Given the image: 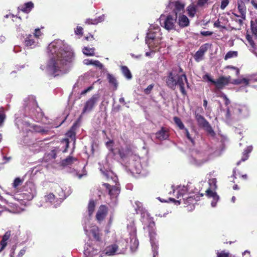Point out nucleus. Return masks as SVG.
<instances>
[{"label": "nucleus", "mask_w": 257, "mask_h": 257, "mask_svg": "<svg viewBox=\"0 0 257 257\" xmlns=\"http://www.w3.org/2000/svg\"><path fill=\"white\" fill-rule=\"evenodd\" d=\"M34 130H35V132L41 133L42 134H48V130L44 129L42 126L39 125H34Z\"/></svg>", "instance_id": "nucleus-36"}, {"label": "nucleus", "mask_w": 257, "mask_h": 257, "mask_svg": "<svg viewBox=\"0 0 257 257\" xmlns=\"http://www.w3.org/2000/svg\"><path fill=\"white\" fill-rule=\"evenodd\" d=\"M34 36L32 35L29 34L27 36L25 40V44L27 46H31L35 43V41L34 39Z\"/></svg>", "instance_id": "nucleus-28"}, {"label": "nucleus", "mask_w": 257, "mask_h": 257, "mask_svg": "<svg viewBox=\"0 0 257 257\" xmlns=\"http://www.w3.org/2000/svg\"><path fill=\"white\" fill-rule=\"evenodd\" d=\"M121 70L123 75L128 79H131L132 78V75L129 69L126 66H122L121 67Z\"/></svg>", "instance_id": "nucleus-29"}, {"label": "nucleus", "mask_w": 257, "mask_h": 257, "mask_svg": "<svg viewBox=\"0 0 257 257\" xmlns=\"http://www.w3.org/2000/svg\"><path fill=\"white\" fill-rule=\"evenodd\" d=\"M42 33L39 28L36 29L35 30L34 36L35 38L38 39L41 36Z\"/></svg>", "instance_id": "nucleus-47"}, {"label": "nucleus", "mask_w": 257, "mask_h": 257, "mask_svg": "<svg viewBox=\"0 0 257 257\" xmlns=\"http://www.w3.org/2000/svg\"><path fill=\"white\" fill-rule=\"evenodd\" d=\"M155 222L153 221H151L149 223V225H148V228L150 236L151 238H152L155 234Z\"/></svg>", "instance_id": "nucleus-30"}, {"label": "nucleus", "mask_w": 257, "mask_h": 257, "mask_svg": "<svg viewBox=\"0 0 257 257\" xmlns=\"http://www.w3.org/2000/svg\"><path fill=\"white\" fill-rule=\"evenodd\" d=\"M34 7V4L32 2H30L25 3L24 6L22 7L21 10L24 13H29Z\"/></svg>", "instance_id": "nucleus-25"}, {"label": "nucleus", "mask_w": 257, "mask_h": 257, "mask_svg": "<svg viewBox=\"0 0 257 257\" xmlns=\"http://www.w3.org/2000/svg\"><path fill=\"white\" fill-rule=\"evenodd\" d=\"M11 236V231H7L5 234L3 236V238L2 240L0 242V244L1 245L2 247L0 249V251L3 250L7 245V240L10 238Z\"/></svg>", "instance_id": "nucleus-21"}, {"label": "nucleus", "mask_w": 257, "mask_h": 257, "mask_svg": "<svg viewBox=\"0 0 257 257\" xmlns=\"http://www.w3.org/2000/svg\"><path fill=\"white\" fill-rule=\"evenodd\" d=\"M216 257H231V255L229 252H226L224 250L217 253Z\"/></svg>", "instance_id": "nucleus-37"}, {"label": "nucleus", "mask_w": 257, "mask_h": 257, "mask_svg": "<svg viewBox=\"0 0 257 257\" xmlns=\"http://www.w3.org/2000/svg\"><path fill=\"white\" fill-rule=\"evenodd\" d=\"M77 159L71 156H68L66 159L62 161V165L63 166H67L72 165L74 161H76Z\"/></svg>", "instance_id": "nucleus-27"}, {"label": "nucleus", "mask_w": 257, "mask_h": 257, "mask_svg": "<svg viewBox=\"0 0 257 257\" xmlns=\"http://www.w3.org/2000/svg\"><path fill=\"white\" fill-rule=\"evenodd\" d=\"M230 80V76H229L228 77L221 76L216 80H214L213 84L215 85L216 89L221 90L223 89L226 85L229 84Z\"/></svg>", "instance_id": "nucleus-7"}, {"label": "nucleus", "mask_w": 257, "mask_h": 257, "mask_svg": "<svg viewBox=\"0 0 257 257\" xmlns=\"http://www.w3.org/2000/svg\"><path fill=\"white\" fill-rule=\"evenodd\" d=\"M238 56L237 51H228L224 56V60H227L234 57H236Z\"/></svg>", "instance_id": "nucleus-33"}, {"label": "nucleus", "mask_w": 257, "mask_h": 257, "mask_svg": "<svg viewBox=\"0 0 257 257\" xmlns=\"http://www.w3.org/2000/svg\"><path fill=\"white\" fill-rule=\"evenodd\" d=\"M92 65H94L97 67H98L99 69H101L103 68V65L98 60H94L93 61V63H92Z\"/></svg>", "instance_id": "nucleus-46"}, {"label": "nucleus", "mask_w": 257, "mask_h": 257, "mask_svg": "<svg viewBox=\"0 0 257 257\" xmlns=\"http://www.w3.org/2000/svg\"><path fill=\"white\" fill-rule=\"evenodd\" d=\"M104 18H105L104 15H102L99 16L98 18H95V20H96L95 23H97V24L99 23L103 22L104 20Z\"/></svg>", "instance_id": "nucleus-48"}, {"label": "nucleus", "mask_w": 257, "mask_h": 257, "mask_svg": "<svg viewBox=\"0 0 257 257\" xmlns=\"http://www.w3.org/2000/svg\"><path fill=\"white\" fill-rule=\"evenodd\" d=\"M106 76L109 84L113 86L114 90H116L118 87V82L116 78L110 73H107Z\"/></svg>", "instance_id": "nucleus-18"}, {"label": "nucleus", "mask_w": 257, "mask_h": 257, "mask_svg": "<svg viewBox=\"0 0 257 257\" xmlns=\"http://www.w3.org/2000/svg\"><path fill=\"white\" fill-rule=\"evenodd\" d=\"M229 4V0H221L220 9L224 10Z\"/></svg>", "instance_id": "nucleus-45"}, {"label": "nucleus", "mask_w": 257, "mask_h": 257, "mask_svg": "<svg viewBox=\"0 0 257 257\" xmlns=\"http://www.w3.org/2000/svg\"><path fill=\"white\" fill-rule=\"evenodd\" d=\"M178 24L181 27H187L189 25V21L188 18L185 15L180 16L178 19Z\"/></svg>", "instance_id": "nucleus-22"}, {"label": "nucleus", "mask_w": 257, "mask_h": 257, "mask_svg": "<svg viewBox=\"0 0 257 257\" xmlns=\"http://www.w3.org/2000/svg\"><path fill=\"white\" fill-rule=\"evenodd\" d=\"M245 37L250 46L252 48H255V44L252 39V36L247 32Z\"/></svg>", "instance_id": "nucleus-35"}, {"label": "nucleus", "mask_w": 257, "mask_h": 257, "mask_svg": "<svg viewBox=\"0 0 257 257\" xmlns=\"http://www.w3.org/2000/svg\"><path fill=\"white\" fill-rule=\"evenodd\" d=\"M94 50L95 49L94 48H89L88 47H85L83 49V53L86 56H94Z\"/></svg>", "instance_id": "nucleus-34"}, {"label": "nucleus", "mask_w": 257, "mask_h": 257, "mask_svg": "<svg viewBox=\"0 0 257 257\" xmlns=\"http://www.w3.org/2000/svg\"><path fill=\"white\" fill-rule=\"evenodd\" d=\"M186 191V188L184 187L182 190H179L178 192V195L182 197V199H180L178 201L179 203L180 204L181 203H184L186 205L185 206L192 205L194 207V205L196 203V202L200 200V197H202L204 195L203 194L194 193L185 194L184 192Z\"/></svg>", "instance_id": "nucleus-3"}, {"label": "nucleus", "mask_w": 257, "mask_h": 257, "mask_svg": "<svg viewBox=\"0 0 257 257\" xmlns=\"http://www.w3.org/2000/svg\"><path fill=\"white\" fill-rule=\"evenodd\" d=\"M131 149L128 147H127L126 148L121 147L118 149V154L121 159L126 158L131 154Z\"/></svg>", "instance_id": "nucleus-15"}, {"label": "nucleus", "mask_w": 257, "mask_h": 257, "mask_svg": "<svg viewBox=\"0 0 257 257\" xmlns=\"http://www.w3.org/2000/svg\"><path fill=\"white\" fill-rule=\"evenodd\" d=\"M93 88V87L92 86L88 87L87 89H84L81 92V95H85L86 93L91 90Z\"/></svg>", "instance_id": "nucleus-53"}, {"label": "nucleus", "mask_w": 257, "mask_h": 257, "mask_svg": "<svg viewBox=\"0 0 257 257\" xmlns=\"http://www.w3.org/2000/svg\"><path fill=\"white\" fill-rule=\"evenodd\" d=\"M25 253V249H21L20 251V252H19V254L18 255V257H22L24 254Z\"/></svg>", "instance_id": "nucleus-61"}, {"label": "nucleus", "mask_w": 257, "mask_h": 257, "mask_svg": "<svg viewBox=\"0 0 257 257\" xmlns=\"http://www.w3.org/2000/svg\"><path fill=\"white\" fill-rule=\"evenodd\" d=\"M251 4L257 10V0H251Z\"/></svg>", "instance_id": "nucleus-60"}, {"label": "nucleus", "mask_w": 257, "mask_h": 257, "mask_svg": "<svg viewBox=\"0 0 257 257\" xmlns=\"http://www.w3.org/2000/svg\"><path fill=\"white\" fill-rule=\"evenodd\" d=\"M250 27L252 34L254 35V39L257 40V17L250 22Z\"/></svg>", "instance_id": "nucleus-24"}, {"label": "nucleus", "mask_w": 257, "mask_h": 257, "mask_svg": "<svg viewBox=\"0 0 257 257\" xmlns=\"http://www.w3.org/2000/svg\"><path fill=\"white\" fill-rule=\"evenodd\" d=\"M164 79L168 88L175 90L178 86L182 95H187L185 84H186L187 87L189 88V84L185 73L180 66H178V68H173L171 71H169Z\"/></svg>", "instance_id": "nucleus-2"}, {"label": "nucleus", "mask_w": 257, "mask_h": 257, "mask_svg": "<svg viewBox=\"0 0 257 257\" xmlns=\"http://www.w3.org/2000/svg\"><path fill=\"white\" fill-rule=\"evenodd\" d=\"M182 130L184 131V133L186 135V138L193 144H194V141L192 139V138L190 136V135L189 133L188 129L185 127V129H183Z\"/></svg>", "instance_id": "nucleus-41"}, {"label": "nucleus", "mask_w": 257, "mask_h": 257, "mask_svg": "<svg viewBox=\"0 0 257 257\" xmlns=\"http://www.w3.org/2000/svg\"><path fill=\"white\" fill-rule=\"evenodd\" d=\"M108 207L105 205H101L96 214V219L99 223L103 221L108 214Z\"/></svg>", "instance_id": "nucleus-8"}, {"label": "nucleus", "mask_w": 257, "mask_h": 257, "mask_svg": "<svg viewBox=\"0 0 257 257\" xmlns=\"http://www.w3.org/2000/svg\"><path fill=\"white\" fill-rule=\"evenodd\" d=\"M168 6L173 10L174 16L177 17L178 15H180L184 12L185 5L180 1L170 0Z\"/></svg>", "instance_id": "nucleus-5"}, {"label": "nucleus", "mask_w": 257, "mask_h": 257, "mask_svg": "<svg viewBox=\"0 0 257 257\" xmlns=\"http://www.w3.org/2000/svg\"><path fill=\"white\" fill-rule=\"evenodd\" d=\"M118 250V245L115 243L107 246L105 249V253L107 255H114Z\"/></svg>", "instance_id": "nucleus-14"}, {"label": "nucleus", "mask_w": 257, "mask_h": 257, "mask_svg": "<svg viewBox=\"0 0 257 257\" xmlns=\"http://www.w3.org/2000/svg\"><path fill=\"white\" fill-rule=\"evenodd\" d=\"M114 144V141L112 140H110L109 141H107L106 143H105V145L108 148H109V150L112 152V153H113V151H114V149H113L112 148V146H113V145Z\"/></svg>", "instance_id": "nucleus-40"}, {"label": "nucleus", "mask_w": 257, "mask_h": 257, "mask_svg": "<svg viewBox=\"0 0 257 257\" xmlns=\"http://www.w3.org/2000/svg\"><path fill=\"white\" fill-rule=\"evenodd\" d=\"M207 104H208V102H207V100L206 99H204L203 100V105L204 106V107L205 108V109H206V107H207Z\"/></svg>", "instance_id": "nucleus-64"}, {"label": "nucleus", "mask_w": 257, "mask_h": 257, "mask_svg": "<svg viewBox=\"0 0 257 257\" xmlns=\"http://www.w3.org/2000/svg\"><path fill=\"white\" fill-rule=\"evenodd\" d=\"M107 190L108 191V194L111 199L116 198L120 192V188L118 186H111L108 183L103 184Z\"/></svg>", "instance_id": "nucleus-11"}, {"label": "nucleus", "mask_w": 257, "mask_h": 257, "mask_svg": "<svg viewBox=\"0 0 257 257\" xmlns=\"http://www.w3.org/2000/svg\"><path fill=\"white\" fill-rule=\"evenodd\" d=\"M95 201L93 199L90 200L87 206L88 213L90 216H91L95 210Z\"/></svg>", "instance_id": "nucleus-26"}, {"label": "nucleus", "mask_w": 257, "mask_h": 257, "mask_svg": "<svg viewBox=\"0 0 257 257\" xmlns=\"http://www.w3.org/2000/svg\"><path fill=\"white\" fill-rule=\"evenodd\" d=\"M66 135L68 137L70 138L72 140H75L76 134L73 130L71 129L69 131H68Z\"/></svg>", "instance_id": "nucleus-38"}, {"label": "nucleus", "mask_w": 257, "mask_h": 257, "mask_svg": "<svg viewBox=\"0 0 257 257\" xmlns=\"http://www.w3.org/2000/svg\"><path fill=\"white\" fill-rule=\"evenodd\" d=\"M156 38L154 33H149L147 34L146 41L149 47H153V42L156 40Z\"/></svg>", "instance_id": "nucleus-23"}, {"label": "nucleus", "mask_w": 257, "mask_h": 257, "mask_svg": "<svg viewBox=\"0 0 257 257\" xmlns=\"http://www.w3.org/2000/svg\"><path fill=\"white\" fill-rule=\"evenodd\" d=\"M64 141L66 143V148L67 149L69 147V141L68 139H65Z\"/></svg>", "instance_id": "nucleus-62"}, {"label": "nucleus", "mask_w": 257, "mask_h": 257, "mask_svg": "<svg viewBox=\"0 0 257 257\" xmlns=\"http://www.w3.org/2000/svg\"><path fill=\"white\" fill-rule=\"evenodd\" d=\"M240 17V16H239L235 13H232L230 18L232 21L235 22L237 24L235 27H232V30H240L242 28V27L243 24V21L244 20L241 18L239 19L238 18Z\"/></svg>", "instance_id": "nucleus-12"}, {"label": "nucleus", "mask_w": 257, "mask_h": 257, "mask_svg": "<svg viewBox=\"0 0 257 257\" xmlns=\"http://www.w3.org/2000/svg\"><path fill=\"white\" fill-rule=\"evenodd\" d=\"M6 118L5 111L2 108H0V125H1Z\"/></svg>", "instance_id": "nucleus-39"}, {"label": "nucleus", "mask_w": 257, "mask_h": 257, "mask_svg": "<svg viewBox=\"0 0 257 257\" xmlns=\"http://www.w3.org/2000/svg\"><path fill=\"white\" fill-rule=\"evenodd\" d=\"M177 17L169 15L163 22L164 27L167 30H171L175 29V24L176 22Z\"/></svg>", "instance_id": "nucleus-9"}, {"label": "nucleus", "mask_w": 257, "mask_h": 257, "mask_svg": "<svg viewBox=\"0 0 257 257\" xmlns=\"http://www.w3.org/2000/svg\"><path fill=\"white\" fill-rule=\"evenodd\" d=\"M227 68H229V69H231L235 70H236V73L237 75H238L239 74V70L238 68H237L236 67H234V66H227Z\"/></svg>", "instance_id": "nucleus-57"}, {"label": "nucleus", "mask_w": 257, "mask_h": 257, "mask_svg": "<svg viewBox=\"0 0 257 257\" xmlns=\"http://www.w3.org/2000/svg\"><path fill=\"white\" fill-rule=\"evenodd\" d=\"M232 84L234 85H239L241 84V79H236L233 80L231 82Z\"/></svg>", "instance_id": "nucleus-55"}, {"label": "nucleus", "mask_w": 257, "mask_h": 257, "mask_svg": "<svg viewBox=\"0 0 257 257\" xmlns=\"http://www.w3.org/2000/svg\"><path fill=\"white\" fill-rule=\"evenodd\" d=\"M237 9L240 14V18L243 20L246 19V8L244 2L241 1L237 3Z\"/></svg>", "instance_id": "nucleus-16"}, {"label": "nucleus", "mask_w": 257, "mask_h": 257, "mask_svg": "<svg viewBox=\"0 0 257 257\" xmlns=\"http://www.w3.org/2000/svg\"><path fill=\"white\" fill-rule=\"evenodd\" d=\"M22 183V181L20 179V178H17L14 180L13 183V187L14 188H17L19 186H20Z\"/></svg>", "instance_id": "nucleus-42"}, {"label": "nucleus", "mask_w": 257, "mask_h": 257, "mask_svg": "<svg viewBox=\"0 0 257 257\" xmlns=\"http://www.w3.org/2000/svg\"><path fill=\"white\" fill-rule=\"evenodd\" d=\"M154 86V84H151L148 85V87L146 89H145L144 93L146 94H149L151 93L152 89H153Z\"/></svg>", "instance_id": "nucleus-43"}, {"label": "nucleus", "mask_w": 257, "mask_h": 257, "mask_svg": "<svg viewBox=\"0 0 257 257\" xmlns=\"http://www.w3.org/2000/svg\"><path fill=\"white\" fill-rule=\"evenodd\" d=\"M249 80L246 78H242L241 79V84H243L245 86H247L249 85Z\"/></svg>", "instance_id": "nucleus-56"}, {"label": "nucleus", "mask_w": 257, "mask_h": 257, "mask_svg": "<svg viewBox=\"0 0 257 257\" xmlns=\"http://www.w3.org/2000/svg\"><path fill=\"white\" fill-rule=\"evenodd\" d=\"M169 137L167 130L162 127L159 131L156 133V137L159 140H166Z\"/></svg>", "instance_id": "nucleus-17"}, {"label": "nucleus", "mask_w": 257, "mask_h": 257, "mask_svg": "<svg viewBox=\"0 0 257 257\" xmlns=\"http://www.w3.org/2000/svg\"><path fill=\"white\" fill-rule=\"evenodd\" d=\"M220 21L219 20H217V21H216L214 23V27H217V28H222L223 29H225V27L224 26H221L220 25Z\"/></svg>", "instance_id": "nucleus-54"}, {"label": "nucleus", "mask_w": 257, "mask_h": 257, "mask_svg": "<svg viewBox=\"0 0 257 257\" xmlns=\"http://www.w3.org/2000/svg\"><path fill=\"white\" fill-rule=\"evenodd\" d=\"M95 19H88L86 20L85 23L88 25H97V23H95Z\"/></svg>", "instance_id": "nucleus-49"}, {"label": "nucleus", "mask_w": 257, "mask_h": 257, "mask_svg": "<svg viewBox=\"0 0 257 257\" xmlns=\"http://www.w3.org/2000/svg\"><path fill=\"white\" fill-rule=\"evenodd\" d=\"M75 33L77 35H83V28L80 26H77L75 30Z\"/></svg>", "instance_id": "nucleus-44"}, {"label": "nucleus", "mask_w": 257, "mask_h": 257, "mask_svg": "<svg viewBox=\"0 0 257 257\" xmlns=\"http://www.w3.org/2000/svg\"><path fill=\"white\" fill-rule=\"evenodd\" d=\"M44 199L46 202L53 203L55 202L56 197L53 193H50L44 196Z\"/></svg>", "instance_id": "nucleus-32"}, {"label": "nucleus", "mask_w": 257, "mask_h": 257, "mask_svg": "<svg viewBox=\"0 0 257 257\" xmlns=\"http://www.w3.org/2000/svg\"><path fill=\"white\" fill-rule=\"evenodd\" d=\"M210 45L208 43H205L201 45L199 50L194 55V58L196 62H199L203 59L204 54L207 51Z\"/></svg>", "instance_id": "nucleus-10"}, {"label": "nucleus", "mask_w": 257, "mask_h": 257, "mask_svg": "<svg viewBox=\"0 0 257 257\" xmlns=\"http://www.w3.org/2000/svg\"><path fill=\"white\" fill-rule=\"evenodd\" d=\"M223 98L225 100V104L226 105H228L229 104V99H228V98L227 97V96L225 95H224V96H223Z\"/></svg>", "instance_id": "nucleus-63"}, {"label": "nucleus", "mask_w": 257, "mask_h": 257, "mask_svg": "<svg viewBox=\"0 0 257 257\" xmlns=\"http://www.w3.org/2000/svg\"><path fill=\"white\" fill-rule=\"evenodd\" d=\"M204 78H206L208 81L210 82L211 83L213 84V82L214 81V80L213 79L209 74H205L204 77Z\"/></svg>", "instance_id": "nucleus-51"}, {"label": "nucleus", "mask_w": 257, "mask_h": 257, "mask_svg": "<svg viewBox=\"0 0 257 257\" xmlns=\"http://www.w3.org/2000/svg\"><path fill=\"white\" fill-rule=\"evenodd\" d=\"M98 95L94 94L87 100L84 104L82 113L84 114L86 112L91 111L98 101Z\"/></svg>", "instance_id": "nucleus-6"}, {"label": "nucleus", "mask_w": 257, "mask_h": 257, "mask_svg": "<svg viewBox=\"0 0 257 257\" xmlns=\"http://www.w3.org/2000/svg\"><path fill=\"white\" fill-rule=\"evenodd\" d=\"M201 34L204 36H211L212 34V32L210 31H203Z\"/></svg>", "instance_id": "nucleus-58"}, {"label": "nucleus", "mask_w": 257, "mask_h": 257, "mask_svg": "<svg viewBox=\"0 0 257 257\" xmlns=\"http://www.w3.org/2000/svg\"><path fill=\"white\" fill-rule=\"evenodd\" d=\"M173 120L176 125L179 127L180 130H182L183 129H185V126L179 117L177 116H174L173 117Z\"/></svg>", "instance_id": "nucleus-31"}, {"label": "nucleus", "mask_w": 257, "mask_h": 257, "mask_svg": "<svg viewBox=\"0 0 257 257\" xmlns=\"http://www.w3.org/2000/svg\"><path fill=\"white\" fill-rule=\"evenodd\" d=\"M85 39L87 41H92L93 40H94V38L93 37V36L90 34H89V36H87L86 37H85Z\"/></svg>", "instance_id": "nucleus-59"}, {"label": "nucleus", "mask_w": 257, "mask_h": 257, "mask_svg": "<svg viewBox=\"0 0 257 257\" xmlns=\"http://www.w3.org/2000/svg\"><path fill=\"white\" fill-rule=\"evenodd\" d=\"M188 14L190 16H194L195 14L196 13V10L194 8H191L188 10Z\"/></svg>", "instance_id": "nucleus-50"}, {"label": "nucleus", "mask_w": 257, "mask_h": 257, "mask_svg": "<svg viewBox=\"0 0 257 257\" xmlns=\"http://www.w3.org/2000/svg\"><path fill=\"white\" fill-rule=\"evenodd\" d=\"M90 233L95 240L98 241H100L101 240V234L99 232V229L97 226L92 227L90 229Z\"/></svg>", "instance_id": "nucleus-20"}, {"label": "nucleus", "mask_w": 257, "mask_h": 257, "mask_svg": "<svg viewBox=\"0 0 257 257\" xmlns=\"http://www.w3.org/2000/svg\"><path fill=\"white\" fill-rule=\"evenodd\" d=\"M47 49L50 58L47 67L53 74L60 71L67 63L72 61L73 53L61 40L53 41L48 45Z\"/></svg>", "instance_id": "nucleus-1"}, {"label": "nucleus", "mask_w": 257, "mask_h": 257, "mask_svg": "<svg viewBox=\"0 0 257 257\" xmlns=\"http://www.w3.org/2000/svg\"><path fill=\"white\" fill-rule=\"evenodd\" d=\"M252 151V147L251 146L247 147L245 150H244L241 160L236 163L237 165H239L241 162H244L247 160L249 157V154Z\"/></svg>", "instance_id": "nucleus-19"}, {"label": "nucleus", "mask_w": 257, "mask_h": 257, "mask_svg": "<svg viewBox=\"0 0 257 257\" xmlns=\"http://www.w3.org/2000/svg\"><path fill=\"white\" fill-rule=\"evenodd\" d=\"M206 195L208 198H212L213 199V201L211 202V205L212 206H215L217 202L219 199V196L217 194L215 191H213L211 189L208 188L206 191Z\"/></svg>", "instance_id": "nucleus-13"}, {"label": "nucleus", "mask_w": 257, "mask_h": 257, "mask_svg": "<svg viewBox=\"0 0 257 257\" xmlns=\"http://www.w3.org/2000/svg\"><path fill=\"white\" fill-rule=\"evenodd\" d=\"M194 115L198 125L200 127L203 128L211 136L213 137H215L216 135L215 132L212 129L209 122L205 118V117L201 114L197 113L196 112H195Z\"/></svg>", "instance_id": "nucleus-4"}, {"label": "nucleus", "mask_w": 257, "mask_h": 257, "mask_svg": "<svg viewBox=\"0 0 257 257\" xmlns=\"http://www.w3.org/2000/svg\"><path fill=\"white\" fill-rule=\"evenodd\" d=\"M208 1V0H198L197 2V5L198 6L202 7L207 3Z\"/></svg>", "instance_id": "nucleus-52"}]
</instances>
